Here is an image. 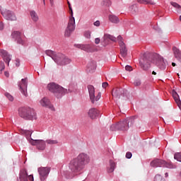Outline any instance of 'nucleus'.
I'll return each mask as SVG.
<instances>
[{
    "label": "nucleus",
    "mask_w": 181,
    "mask_h": 181,
    "mask_svg": "<svg viewBox=\"0 0 181 181\" xmlns=\"http://www.w3.org/2000/svg\"><path fill=\"white\" fill-rule=\"evenodd\" d=\"M47 89L50 93H53L54 97H57V98H62V97L67 94V89L55 83H49L47 85Z\"/></svg>",
    "instance_id": "4"
},
{
    "label": "nucleus",
    "mask_w": 181,
    "mask_h": 181,
    "mask_svg": "<svg viewBox=\"0 0 181 181\" xmlns=\"http://www.w3.org/2000/svg\"><path fill=\"white\" fill-rule=\"evenodd\" d=\"M69 11H71V17L69 18V21L65 30V36L66 37H69L71 33L74 32V29H76V19L73 17V8H71V6H69Z\"/></svg>",
    "instance_id": "7"
},
{
    "label": "nucleus",
    "mask_w": 181,
    "mask_h": 181,
    "mask_svg": "<svg viewBox=\"0 0 181 181\" xmlns=\"http://www.w3.org/2000/svg\"><path fill=\"white\" fill-rule=\"evenodd\" d=\"M180 21H181V16H180Z\"/></svg>",
    "instance_id": "57"
},
{
    "label": "nucleus",
    "mask_w": 181,
    "mask_h": 181,
    "mask_svg": "<svg viewBox=\"0 0 181 181\" xmlns=\"http://www.w3.org/2000/svg\"><path fill=\"white\" fill-rule=\"evenodd\" d=\"M174 159L177 162H181V153H175L174 154Z\"/></svg>",
    "instance_id": "36"
},
{
    "label": "nucleus",
    "mask_w": 181,
    "mask_h": 181,
    "mask_svg": "<svg viewBox=\"0 0 181 181\" xmlns=\"http://www.w3.org/2000/svg\"><path fill=\"white\" fill-rule=\"evenodd\" d=\"M103 40L104 43H108V42H110V40H111V42H117V37H114V35H111L110 34H105L103 37Z\"/></svg>",
    "instance_id": "23"
},
{
    "label": "nucleus",
    "mask_w": 181,
    "mask_h": 181,
    "mask_svg": "<svg viewBox=\"0 0 181 181\" xmlns=\"http://www.w3.org/2000/svg\"><path fill=\"white\" fill-rule=\"evenodd\" d=\"M125 70H127V71H132V66L129 65H127L125 66Z\"/></svg>",
    "instance_id": "45"
},
{
    "label": "nucleus",
    "mask_w": 181,
    "mask_h": 181,
    "mask_svg": "<svg viewBox=\"0 0 181 181\" xmlns=\"http://www.w3.org/2000/svg\"><path fill=\"white\" fill-rule=\"evenodd\" d=\"M87 69L89 73H94V71H95V69H97V63L95 61L90 62L87 65Z\"/></svg>",
    "instance_id": "22"
},
{
    "label": "nucleus",
    "mask_w": 181,
    "mask_h": 181,
    "mask_svg": "<svg viewBox=\"0 0 181 181\" xmlns=\"http://www.w3.org/2000/svg\"><path fill=\"white\" fill-rule=\"evenodd\" d=\"M180 176H181V171H180Z\"/></svg>",
    "instance_id": "58"
},
{
    "label": "nucleus",
    "mask_w": 181,
    "mask_h": 181,
    "mask_svg": "<svg viewBox=\"0 0 181 181\" xmlns=\"http://www.w3.org/2000/svg\"><path fill=\"white\" fill-rule=\"evenodd\" d=\"M22 35V33L19 31H13L11 33V37L13 39L16 40L18 45H21V46H23L25 45V41L22 40V37H21Z\"/></svg>",
    "instance_id": "15"
},
{
    "label": "nucleus",
    "mask_w": 181,
    "mask_h": 181,
    "mask_svg": "<svg viewBox=\"0 0 181 181\" xmlns=\"http://www.w3.org/2000/svg\"><path fill=\"white\" fill-rule=\"evenodd\" d=\"M49 1H50L51 5H53L54 1L53 0H49Z\"/></svg>",
    "instance_id": "54"
},
{
    "label": "nucleus",
    "mask_w": 181,
    "mask_h": 181,
    "mask_svg": "<svg viewBox=\"0 0 181 181\" xmlns=\"http://www.w3.org/2000/svg\"><path fill=\"white\" fill-rule=\"evenodd\" d=\"M3 70H5V63L0 62V74L2 73Z\"/></svg>",
    "instance_id": "41"
},
{
    "label": "nucleus",
    "mask_w": 181,
    "mask_h": 181,
    "mask_svg": "<svg viewBox=\"0 0 181 181\" xmlns=\"http://www.w3.org/2000/svg\"><path fill=\"white\" fill-rule=\"evenodd\" d=\"M172 66H173V67H175V66H176V63L173 62V63H172Z\"/></svg>",
    "instance_id": "52"
},
{
    "label": "nucleus",
    "mask_w": 181,
    "mask_h": 181,
    "mask_svg": "<svg viewBox=\"0 0 181 181\" xmlns=\"http://www.w3.org/2000/svg\"><path fill=\"white\" fill-rule=\"evenodd\" d=\"M30 18L33 22H37L39 21V16L37 15V13L35 11H31L30 12Z\"/></svg>",
    "instance_id": "26"
},
{
    "label": "nucleus",
    "mask_w": 181,
    "mask_h": 181,
    "mask_svg": "<svg viewBox=\"0 0 181 181\" xmlns=\"http://www.w3.org/2000/svg\"><path fill=\"white\" fill-rule=\"evenodd\" d=\"M43 4H44V5H46L45 0H43Z\"/></svg>",
    "instance_id": "55"
},
{
    "label": "nucleus",
    "mask_w": 181,
    "mask_h": 181,
    "mask_svg": "<svg viewBox=\"0 0 181 181\" xmlns=\"http://www.w3.org/2000/svg\"><path fill=\"white\" fill-rule=\"evenodd\" d=\"M55 63L58 66H66L71 63V59L62 53H57V58H55Z\"/></svg>",
    "instance_id": "8"
},
{
    "label": "nucleus",
    "mask_w": 181,
    "mask_h": 181,
    "mask_svg": "<svg viewBox=\"0 0 181 181\" xmlns=\"http://www.w3.org/2000/svg\"><path fill=\"white\" fill-rule=\"evenodd\" d=\"M117 42L119 45V46H124L125 42H124V38L121 35H119L117 37Z\"/></svg>",
    "instance_id": "35"
},
{
    "label": "nucleus",
    "mask_w": 181,
    "mask_h": 181,
    "mask_svg": "<svg viewBox=\"0 0 181 181\" xmlns=\"http://www.w3.org/2000/svg\"><path fill=\"white\" fill-rule=\"evenodd\" d=\"M154 181H165L163 177L160 175H156L154 177Z\"/></svg>",
    "instance_id": "38"
},
{
    "label": "nucleus",
    "mask_w": 181,
    "mask_h": 181,
    "mask_svg": "<svg viewBox=\"0 0 181 181\" xmlns=\"http://www.w3.org/2000/svg\"><path fill=\"white\" fill-rule=\"evenodd\" d=\"M78 49H81V50H83L87 53H93L94 52H97V47L94 46H78Z\"/></svg>",
    "instance_id": "20"
},
{
    "label": "nucleus",
    "mask_w": 181,
    "mask_h": 181,
    "mask_svg": "<svg viewBox=\"0 0 181 181\" xmlns=\"http://www.w3.org/2000/svg\"><path fill=\"white\" fill-rule=\"evenodd\" d=\"M1 13L6 21H16V16L11 11H4Z\"/></svg>",
    "instance_id": "18"
},
{
    "label": "nucleus",
    "mask_w": 181,
    "mask_h": 181,
    "mask_svg": "<svg viewBox=\"0 0 181 181\" xmlns=\"http://www.w3.org/2000/svg\"><path fill=\"white\" fill-rule=\"evenodd\" d=\"M173 52L175 59H176L179 63H181V50L177 48V47H173Z\"/></svg>",
    "instance_id": "21"
},
{
    "label": "nucleus",
    "mask_w": 181,
    "mask_h": 181,
    "mask_svg": "<svg viewBox=\"0 0 181 181\" xmlns=\"http://www.w3.org/2000/svg\"><path fill=\"white\" fill-rule=\"evenodd\" d=\"M18 87L22 95L28 97V78H22L21 82H18Z\"/></svg>",
    "instance_id": "13"
},
{
    "label": "nucleus",
    "mask_w": 181,
    "mask_h": 181,
    "mask_svg": "<svg viewBox=\"0 0 181 181\" xmlns=\"http://www.w3.org/2000/svg\"><path fill=\"white\" fill-rule=\"evenodd\" d=\"M134 122V120L133 117L125 119L116 124H112L110 126V131H127V129H129V123L131 127L133 125Z\"/></svg>",
    "instance_id": "5"
},
{
    "label": "nucleus",
    "mask_w": 181,
    "mask_h": 181,
    "mask_svg": "<svg viewBox=\"0 0 181 181\" xmlns=\"http://www.w3.org/2000/svg\"><path fill=\"white\" fill-rule=\"evenodd\" d=\"M38 173L40 175V180L41 181H45L47 179L49 173H50V167H40L37 169Z\"/></svg>",
    "instance_id": "10"
},
{
    "label": "nucleus",
    "mask_w": 181,
    "mask_h": 181,
    "mask_svg": "<svg viewBox=\"0 0 181 181\" xmlns=\"http://www.w3.org/2000/svg\"><path fill=\"white\" fill-rule=\"evenodd\" d=\"M109 21L112 22V23H119V18H118L115 15H109Z\"/></svg>",
    "instance_id": "27"
},
{
    "label": "nucleus",
    "mask_w": 181,
    "mask_h": 181,
    "mask_svg": "<svg viewBox=\"0 0 181 181\" xmlns=\"http://www.w3.org/2000/svg\"><path fill=\"white\" fill-rule=\"evenodd\" d=\"M18 114L21 118L28 121H33V119H37L36 112L34 108L29 107H21L18 109Z\"/></svg>",
    "instance_id": "3"
},
{
    "label": "nucleus",
    "mask_w": 181,
    "mask_h": 181,
    "mask_svg": "<svg viewBox=\"0 0 181 181\" xmlns=\"http://www.w3.org/2000/svg\"><path fill=\"white\" fill-rule=\"evenodd\" d=\"M88 115V117H90V118H91V119H95V118H97L98 115H100V112L95 107H93L89 110Z\"/></svg>",
    "instance_id": "19"
},
{
    "label": "nucleus",
    "mask_w": 181,
    "mask_h": 181,
    "mask_svg": "<svg viewBox=\"0 0 181 181\" xmlns=\"http://www.w3.org/2000/svg\"><path fill=\"white\" fill-rule=\"evenodd\" d=\"M16 67H19L21 66V59H16Z\"/></svg>",
    "instance_id": "44"
},
{
    "label": "nucleus",
    "mask_w": 181,
    "mask_h": 181,
    "mask_svg": "<svg viewBox=\"0 0 181 181\" xmlns=\"http://www.w3.org/2000/svg\"><path fill=\"white\" fill-rule=\"evenodd\" d=\"M68 5H69V6H71L70 5V2H69V1H68Z\"/></svg>",
    "instance_id": "56"
},
{
    "label": "nucleus",
    "mask_w": 181,
    "mask_h": 181,
    "mask_svg": "<svg viewBox=\"0 0 181 181\" xmlns=\"http://www.w3.org/2000/svg\"><path fill=\"white\" fill-rule=\"evenodd\" d=\"M129 11L131 13L135 15L138 12V6L136 4H133L129 7Z\"/></svg>",
    "instance_id": "33"
},
{
    "label": "nucleus",
    "mask_w": 181,
    "mask_h": 181,
    "mask_svg": "<svg viewBox=\"0 0 181 181\" xmlns=\"http://www.w3.org/2000/svg\"><path fill=\"white\" fill-rule=\"evenodd\" d=\"M88 90L89 93L90 100L92 104H95V101H98L101 98V93L99 92L95 97V89L93 85H88Z\"/></svg>",
    "instance_id": "9"
},
{
    "label": "nucleus",
    "mask_w": 181,
    "mask_h": 181,
    "mask_svg": "<svg viewBox=\"0 0 181 181\" xmlns=\"http://www.w3.org/2000/svg\"><path fill=\"white\" fill-rule=\"evenodd\" d=\"M139 4H144V5H155V3L152 0H137Z\"/></svg>",
    "instance_id": "31"
},
{
    "label": "nucleus",
    "mask_w": 181,
    "mask_h": 181,
    "mask_svg": "<svg viewBox=\"0 0 181 181\" xmlns=\"http://www.w3.org/2000/svg\"><path fill=\"white\" fill-rule=\"evenodd\" d=\"M0 55L4 62L7 64V66H9V62L12 60V55L9 54L5 49H0Z\"/></svg>",
    "instance_id": "16"
},
{
    "label": "nucleus",
    "mask_w": 181,
    "mask_h": 181,
    "mask_svg": "<svg viewBox=\"0 0 181 181\" xmlns=\"http://www.w3.org/2000/svg\"><path fill=\"white\" fill-rule=\"evenodd\" d=\"M120 54L122 57H127L128 54V48L126 46H122L120 47Z\"/></svg>",
    "instance_id": "28"
},
{
    "label": "nucleus",
    "mask_w": 181,
    "mask_h": 181,
    "mask_svg": "<svg viewBox=\"0 0 181 181\" xmlns=\"http://www.w3.org/2000/svg\"><path fill=\"white\" fill-rule=\"evenodd\" d=\"M90 156L84 153H80L77 158L71 160L69 168L72 175L67 177V179H72L77 175H81L86 170V168L90 163Z\"/></svg>",
    "instance_id": "2"
},
{
    "label": "nucleus",
    "mask_w": 181,
    "mask_h": 181,
    "mask_svg": "<svg viewBox=\"0 0 181 181\" xmlns=\"http://www.w3.org/2000/svg\"><path fill=\"white\" fill-rule=\"evenodd\" d=\"M45 53L47 56H49L54 60V62H56V59H57V54L56 52L50 49H47L45 51Z\"/></svg>",
    "instance_id": "25"
},
{
    "label": "nucleus",
    "mask_w": 181,
    "mask_h": 181,
    "mask_svg": "<svg viewBox=\"0 0 181 181\" xmlns=\"http://www.w3.org/2000/svg\"><path fill=\"white\" fill-rule=\"evenodd\" d=\"M151 63L156 64L160 70H165L168 65V61L155 52H145L139 59V66L144 71H148L151 69Z\"/></svg>",
    "instance_id": "1"
},
{
    "label": "nucleus",
    "mask_w": 181,
    "mask_h": 181,
    "mask_svg": "<svg viewBox=\"0 0 181 181\" xmlns=\"http://www.w3.org/2000/svg\"><path fill=\"white\" fill-rule=\"evenodd\" d=\"M42 107H45V108H49L52 111H54V107L52 103H50V100L47 98H43L40 101Z\"/></svg>",
    "instance_id": "17"
},
{
    "label": "nucleus",
    "mask_w": 181,
    "mask_h": 181,
    "mask_svg": "<svg viewBox=\"0 0 181 181\" xmlns=\"http://www.w3.org/2000/svg\"><path fill=\"white\" fill-rule=\"evenodd\" d=\"M4 76H6V77H9V72L8 71H5L4 72Z\"/></svg>",
    "instance_id": "50"
},
{
    "label": "nucleus",
    "mask_w": 181,
    "mask_h": 181,
    "mask_svg": "<svg viewBox=\"0 0 181 181\" xmlns=\"http://www.w3.org/2000/svg\"><path fill=\"white\" fill-rule=\"evenodd\" d=\"M100 42H101V40H100V38H95V45H99Z\"/></svg>",
    "instance_id": "47"
},
{
    "label": "nucleus",
    "mask_w": 181,
    "mask_h": 181,
    "mask_svg": "<svg viewBox=\"0 0 181 181\" xmlns=\"http://www.w3.org/2000/svg\"><path fill=\"white\" fill-rule=\"evenodd\" d=\"M28 177L29 180L33 181V175H28V171L26 170H21L19 173V180L20 181H28ZM18 179L17 181H19Z\"/></svg>",
    "instance_id": "14"
},
{
    "label": "nucleus",
    "mask_w": 181,
    "mask_h": 181,
    "mask_svg": "<svg viewBox=\"0 0 181 181\" xmlns=\"http://www.w3.org/2000/svg\"><path fill=\"white\" fill-rule=\"evenodd\" d=\"M93 25H94L95 26H100V21H95V22L93 23Z\"/></svg>",
    "instance_id": "49"
},
{
    "label": "nucleus",
    "mask_w": 181,
    "mask_h": 181,
    "mask_svg": "<svg viewBox=\"0 0 181 181\" xmlns=\"http://www.w3.org/2000/svg\"><path fill=\"white\" fill-rule=\"evenodd\" d=\"M152 74H153V76H156V72H155V71H153Z\"/></svg>",
    "instance_id": "53"
},
{
    "label": "nucleus",
    "mask_w": 181,
    "mask_h": 181,
    "mask_svg": "<svg viewBox=\"0 0 181 181\" xmlns=\"http://www.w3.org/2000/svg\"><path fill=\"white\" fill-rule=\"evenodd\" d=\"M127 93H128V90L125 89H122V88H116L112 90V95L114 98L119 100L121 98V95L125 97V95H127Z\"/></svg>",
    "instance_id": "12"
},
{
    "label": "nucleus",
    "mask_w": 181,
    "mask_h": 181,
    "mask_svg": "<svg viewBox=\"0 0 181 181\" xmlns=\"http://www.w3.org/2000/svg\"><path fill=\"white\" fill-rule=\"evenodd\" d=\"M102 87H103V88H107V87H108V83L107 82H103L102 83Z\"/></svg>",
    "instance_id": "46"
},
{
    "label": "nucleus",
    "mask_w": 181,
    "mask_h": 181,
    "mask_svg": "<svg viewBox=\"0 0 181 181\" xmlns=\"http://www.w3.org/2000/svg\"><path fill=\"white\" fill-rule=\"evenodd\" d=\"M133 84L135 87H139V86L142 84V81H141L140 78H135Z\"/></svg>",
    "instance_id": "34"
},
{
    "label": "nucleus",
    "mask_w": 181,
    "mask_h": 181,
    "mask_svg": "<svg viewBox=\"0 0 181 181\" xmlns=\"http://www.w3.org/2000/svg\"><path fill=\"white\" fill-rule=\"evenodd\" d=\"M115 170V163L112 160H110V168H107L108 173H112Z\"/></svg>",
    "instance_id": "30"
},
{
    "label": "nucleus",
    "mask_w": 181,
    "mask_h": 181,
    "mask_svg": "<svg viewBox=\"0 0 181 181\" xmlns=\"http://www.w3.org/2000/svg\"><path fill=\"white\" fill-rule=\"evenodd\" d=\"M103 6H111V1L110 0H103L102 2Z\"/></svg>",
    "instance_id": "39"
},
{
    "label": "nucleus",
    "mask_w": 181,
    "mask_h": 181,
    "mask_svg": "<svg viewBox=\"0 0 181 181\" xmlns=\"http://www.w3.org/2000/svg\"><path fill=\"white\" fill-rule=\"evenodd\" d=\"M30 144L33 145V146H37V149L39 151H45V149H46V143L44 140L30 139Z\"/></svg>",
    "instance_id": "11"
},
{
    "label": "nucleus",
    "mask_w": 181,
    "mask_h": 181,
    "mask_svg": "<svg viewBox=\"0 0 181 181\" xmlns=\"http://www.w3.org/2000/svg\"><path fill=\"white\" fill-rule=\"evenodd\" d=\"M5 96L6 97V98H8V100H9V101H13V96H12L11 93H6Z\"/></svg>",
    "instance_id": "40"
},
{
    "label": "nucleus",
    "mask_w": 181,
    "mask_h": 181,
    "mask_svg": "<svg viewBox=\"0 0 181 181\" xmlns=\"http://www.w3.org/2000/svg\"><path fill=\"white\" fill-rule=\"evenodd\" d=\"M170 5H172V6H173L174 8L177 9V12L178 13H181V6L180 5H179L177 3L173 2V1L170 2Z\"/></svg>",
    "instance_id": "32"
},
{
    "label": "nucleus",
    "mask_w": 181,
    "mask_h": 181,
    "mask_svg": "<svg viewBox=\"0 0 181 181\" xmlns=\"http://www.w3.org/2000/svg\"><path fill=\"white\" fill-rule=\"evenodd\" d=\"M46 142L49 145H56L57 144H59V141H57V140H52V139H47Z\"/></svg>",
    "instance_id": "37"
},
{
    "label": "nucleus",
    "mask_w": 181,
    "mask_h": 181,
    "mask_svg": "<svg viewBox=\"0 0 181 181\" xmlns=\"http://www.w3.org/2000/svg\"><path fill=\"white\" fill-rule=\"evenodd\" d=\"M22 132H23V134L25 135L27 139H29V142H30V139H32L31 136H32V134H33V131L23 129Z\"/></svg>",
    "instance_id": "29"
},
{
    "label": "nucleus",
    "mask_w": 181,
    "mask_h": 181,
    "mask_svg": "<svg viewBox=\"0 0 181 181\" xmlns=\"http://www.w3.org/2000/svg\"><path fill=\"white\" fill-rule=\"evenodd\" d=\"M4 30V23L0 21V30Z\"/></svg>",
    "instance_id": "48"
},
{
    "label": "nucleus",
    "mask_w": 181,
    "mask_h": 181,
    "mask_svg": "<svg viewBox=\"0 0 181 181\" xmlns=\"http://www.w3.org/2000/svg\"><path fill=\"white\" fill-rule=\"evenodd\" d=\"M126 158H127V159H131V158H132V153L129 152V151L127 152Z\"/></svg>",
    "instance_id": "43"
},
{
    "label": "nucleus",
    "mask_w": 181,
    "mask_h": 181,
    "mask_svg": "<svg viewBox=\"0 0 181 181\" xmlns=\"http://www.w3.org/2000/svg\"><path fill=\"white\" fill-rule=\"evenodd\" d=\"M165 177H169V173H165Z\"/></svg>",
    "instance_id": "51"
},
{
    "label": "nucleus",
    "mask_w": 181,
    "mask_h": 181,
    "mask_svg": "<svg viewBox=\"0 0 181 181\" xmlns=\"http://www.w3.org/2000/svg\"><path fill=\"white\" fill-rule=\"evenodd\" d=\"M84 36H85V37H86V39H90V37H91V32L86 31L84 33Z\"/></svg>",
    "instance_id": "42"
},
{
    "label": "nucleus",
    "mask_w": 181,
    "mask_h": 181,
    "mask_svg": "<svg viewBox=\"0 0 181 181\" xmlns=\"http://www.w3.org/2000/svg\"><path fill=\"white\" fill-rule=\"evenodd\" d=\"M172 94L175 103L177 104L180 110H181V100L180 98H179V94H177V92L175 90H173Z\"/></svg>",
    "instance_id": "24"
},
{
    "label": "nucleus",
    "mask_w": 181,
    "mask_h": 181,
    "mask_svg": "<svg viewBox=\"0 0 181 181\" xmlns=\"http://www.w3.org/2000/svg\"><path fill=\"white\" fill-rule=\"evenodd\" d=\"M151 166L153 168H167V169H175V165L170 161L168 162L159 158L155 159L151 162Z\"/></svg>",
    "instance_id": "6"
}]
</instances>
